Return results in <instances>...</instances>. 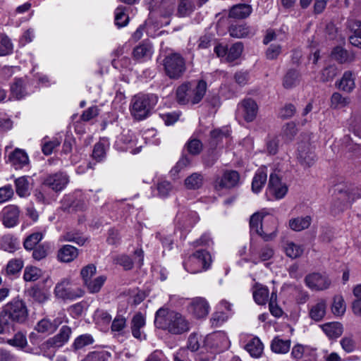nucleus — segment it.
I'll use <instances>...</instances> for the list:
<instances>
[{
  "label": "nucleus",
  "mask_w": 361,
  "mask_h": 361,
  "mask_svg": "<svg viewBox=\"0 0 361 361\" xmlns=\"http://www.w3.org/2000/svg\"><path fill=\"white\" fill-rule=\"evenodd\" d=\"M341 199L342 202L338 201H336L333 204V209L335 213L343 212L345 209H347L350 204V195L345 192L341 195V197L338 199V200Z\"/></svg>",
  "instance_id": "nucleus-51"
},
{
  "label": "nucleus",
  "mask_w": 361,
  "mask_h": 361,
  "mask_svg": "<svg viewBox=\"0 0 361 361\" xmlns=\"http://www.w3.org/2000/svg\"><path fill=\"white\" fill-rule=\"evenodd\" d=\"M94 319L98 325H106L110 323L111 317L108 312L97 310L94 312Z\"/></svg>",
  "instance_id": "nucleus-53"
},
{
  "label": "nucleus",
  "mask_w": 361,
  "mask_h": 361,
  "mask_svg": "<svg viewBox=\"0 0 361 361\" xmlns=\"http://www.w3.org/2000/svg\"><path fill=\"white\" fill-rule=\"evenodd\" d=\"M69 279H63L58 282L54 288L55 296L62 300H73L81 298L84 290L80 287H72Z\"/></svg>",
  "instance_id": "nucleus-7"
},
{
  "label": "nucleus",
  "mask_w": 361,
  "mask_h": 361,
  "mask_svg": "<svg viewBox=\"0 0 361 361\" xmlns=\"http://www.w3.org/2000/svg\"><path fill=\"white\" fill-rule=\"evenodd\" d=\"M323 331L330 338H338L343 333V326L340 323H326L322 326Z\"/></svg>",
  "instance_id": "nucleus-38"
},
{
  "label": "nucleus",
  "mask_w": 361,
  "mask_h": 361,
  "mask_svg": "<svg viewBox=\"0 0 361 361\" xmlns=\"http://www.w3.org/2000/svg\"><path fill=\"white\" fill-rule=\"evenodd\" d=\"M209 305L203 298H194L188 306L189 312L197 319L206 317L209 313Z\"/></svg>",
  "instance_id": "nucleus-16"
},
{
  "label": "nucleus",
  "mask_w": 361,
  "mask_h": 361,
  "mask_svg": "<svg viewBox=\"0 0 361 361\" xmlns=\"http://www.w3.org/2000/svg\"><path fill=\"white\" fill-rule=\"evenodd\" d=\"M331 106L335 108H342L350 103L349 97H343L340 93L335 92L331 98Z\"/></svg>",
  "instance_id": "nucleus-52"
},
{
  "label": "nucleus",
  "mask_w": 361,
  "mask_h": 361,
  "mask_svg": "<svg viewBox=\"0 0 361 361\" xmlns=\"http://www.w3.org/2000/svg\"><path fill=\"white\" fill-rule=\"evenodd\" d=\"M338 87L347 92H350L355 88V81L351 71H345L338 83Z\"/></svg>",
  "instance_id": "nucleus-37"
},
{
  "label": "nucleus",
  "mask_w": 361,
  "mask_h": 361,
  "mask_svg": "<svg viewBox=\"0 0 361 361\" xmlns=\"http://www.w3.org/2000/svg\"><path fill=\"white\" fill-rule=\"evenodd\" d=\"M187 148L190 154L197 155L202 152L203 145L200 140L192 139L188 142Z\"/></svg>",
  "instance_id": "nucleus-56"
},
{
  "label": "nucleus",
  "mask_w": 361,
  "mask_h": 361,
  "mask_svg": "<svg viewBox=\"0 0 361 361\" xmlns=\"http://www.w3.org/2000/svg\"><path fill=\"white\" fill-rule=\"evenodd\" d=\"M283 35L279 32H275L272 30H267L263 42L264 44H267L271 42H279L282 39Z\"/></svg>",
  "instance_id": "nucleus-60"
},
{
  "label": "nucleus",
  "mask_w": 361,
  "mask_h": 361,
  "mask_svg": "<svg viewBox=\"0 0 361 361\" xmlns=\"http://www.w3.org/2000/svg\"><path fill=\"white\" fill-rule=\"evenodd\" d=\"M307 286L312 290H323L331 285V281L326 275L319 273H312L305 279Z\"/></svg>",
  "instance_id": "nucleus-13"
},
{
  "label": "nucleus",
  "mask_w": 361,
  "mask_h": 361,
  "mask_svg": "<svg viewBox=\"0 0 361 361\" xmlns=\"http://www.w3.org/2000/svg\"><path fill=\"white\" fill-rule=\"evenodd\" d=\"M342 349L347 353H353L356 348V342L353 335H348L343 337L340 341Z\"/></svg>",
  "instance_id": "nucleus-48"
},
{
  "label": "nucleus",
  "mask_w": 361,
  "mask_h": 361,
  "mask_svg": "<svg viewBox=\"0 0 361 361\" xmlns=\"http://www.w3.org/2000/svg\"><path fill=\"white\" fill-rule=\"evenodd\" d=\"M211 255L205 250H199L191 255L183 264L185 269L191 274L208 269L212 264Z\"/></svg>",
  "instance_id": "nucleus-4"
},
{
  "label": "nucleus",
  "mask_w": 361,
  "mask_h": 361,
  "mask_svg": "<svg viewBox=\"0 0 361 361\" xmlns=\"http://www.w3.org/2000/svg\"><path fill=\"white\" fill-rule=\"evenodd\" d=\"M156 327L175 335L182 334L190 329L189 322L180 313L168 308H159L155 314Z\"/></svg>",
  "instance_id": "nucleus-1"
},
{
  "label": "nucleus",
  "mask_w": 361,
  "mask_h": 361,
  "mask_svg": "<svg viewBox=\"0 0 361 361\" xmlns=\"http://www.w3.org/2000/svg\"><path fill=\"white\" fill-rule=\"evenodd\" d=\"M252 8L247 4H239L233 6L229 12V17L237 19H243L248 17L252 13Z\"/></svg>",
  "instance_id": "nucleus-25"
},
{
  "label": "nucleus",
  "mask_w": 361,
  "mask_h": 361,
  "mask_svg": "<svg viewBox=\"0 0 361 361\" xmlns=\"http://www.w3.org/2000/svg\"><path fill=\"white\" fill-rule=\"evenodd\" d=\"M90 344V336L87 334L80 335L75 339L73 348L78 351Z\"/></svg>",
  "instance_id": "nucleus-57"
},
{
  "label": "nucleus",
  "mask_w": 361,
  "mask_h": 361,
  "mask_svg": "<svg viewBox=\"0 0 361 361\" xmlns=\"http://www.w3.org/2000/svg\"><path fill=\"white\" fill-rule=\"evenodd\" d=\"M20 211L14 205H10L4 208L1 212L2 221L6 227L11 228L18 222Z\"/></svg>",
  "instance_id": "nucleus-17"
},
{
  "label": "nucleus",
  "mask_w": 361,
  "mask_h": 361,
  "mask_svg": "<svg viewBox=\"0 0 361 361\" xmlns=\"http://www.w3.org/2000/svg\"><path fill=\"white\" fill-rule=\"evenodd\" d=\"M106 154L104 145L102 142L97 143L92 152V157H93L97 161H100Z\"/></svg>",
  "instance_id": "nucleus-59"
},
{
  "label": "nucleus",
  "mask_w": 361,
  "mask_h": 361,
  "mask_svg": "<svg viewBox=\"0 0 361 361\" xmlns=\"http://www.w3.org/2000/svg\"><path fill=\"white\" fill-rule=\"evenodd\" d=\"M35 70H36V67L34 66L32 68L33 77L35 80H37V82L35 84V82H32V83H34L35 85H38L39 86H42V87L49 86L51 84V81H50L49 78L47 75H45L41 73H39V72L35 73Z\"/></svg>",
  "instance_id": "nucleus-58"
},
{
  "label": "nucleus",
  "mask_w": 361,
  "mask_h": 361,
  "mask_svg": "<svg viewBox=\"0 0 361 361\" xmlns=\"http://www.w3.org/2000/svg\"><path fill=\"white\" fill-rule=\"evenodd\" d=\"M176 4V0H161L159 7V13L164 18V20L159 22L158 25L163 26L169 23L167 18L174 13Z\"/></svg>",
  "instance_id": "nucleus-22"
},
{
  "label": "nucleus",
  "mask_w": 361,
  "mask_h": 361,
  "mask_svg": "<svg viewBox=\"0 0 361 361\" xmlns=\"http://www.w3.org/2000/svg\"><path fill=\"white\" fill-rule=\"evenodd\" d=\"M12 327L13 324L11 323L7 314H6L2 309L0 310V334L9 332Z\"/></svg>",
  "instance_id": "nucleus-55"
},
{
  "label": "nucleus",
  "mask_w": 361,
  "mask_h": 361,
  "mask_svg": "<svg viewBox=\"0 0 361 361\" xmlns=\"http://www.w3.org/2000/svg\"><path fill=\"white\" fill-rule=\"evenodd\" d=\"M332 312L335 315H342L345 311V305L343 298L340 295L334 297V302L331 307Z\"/></svg>",
  "instance_id": "nucleus-47"
},
{
  "label": "nucleus",
  "mask_w": 361,
  "mask_h": 361,
  "mask_svg": "<svg viewBox=\"0 0 361 361\" xmlns=\"http://www.w3.org/2000/svg\"><path fill=\"white\" fill-rule=\"evenodd\" d=\"M23 267V261L21 259H12L8 261L6 273L7 275H14L20 271Z\"/></svg>",
  "instance_id": "nucleus-45"
},
{
  "label": "nucleus",
  "mask_w": 361,
  "mask_h": 361,
  "mask_svg": "<svg viewBox=\"0 0 361 361\" xmlns=\"http://www.w3.org/2000/svg\"><path fill=\"white\" fill-rule=\"evenodd\" d=\"M43 271L35 266H27L24 269L23 279L27 282H34L43 276Z\"/></svg>",
  "instance_id": "nucleus-33"
},
{
  "label": "nucleus",
  "mask_w": 361,
  "mask_h": 361,
  "mask_svg": "<svg viewBox=\"0 0 361 361\" xmlns=\"http://www.w3.org/2000/svg\"><path fill=\"white\" fill-rule=\"evenodd\" d=\"M106 276H99L96 277L92 281V293H96L99 292L102 287L106 281Z\"/></svg>",
  "instance_id": "nucleus-64"
},
{
  "label": "nucleus",
  "mask_w": 361,
  "mask_h": 361,
  "mask_svg": "<svg viewBox=\"0 0 361 361\" xmlns=\"http://www.w3.org/2000/svg\"><path fill=\"white\" fill-rule=\"evenodd\" d=\"M348 26L354 33L349 38L351 45H361V22L351 20L348 21Z\"/></svg>",
  "instance_id": "nucleus-30"
},
{
  "label": "nucleus",
  "mask_w": 361,
  "mask_h": 361,
  "mask_svg": "<svg viewBox=\"0 0 361 361\" xmlns=\"http://www.w3.org/2000/svg\"><path fill=\"white\" fill-rule=\"evenodd\" d=\"M152 54L151 47H135L133 50V58L136 60L149 59Z\"/></svg>",
  "instance_id": "nucleus-50"
},
{
  "label": "nucleus",
  "mask_w": 361,
  "mask_h": 361,
  "mask_svg": "<svg viewBox=\"0 0 361 361\" xmlns=\"http://www.w3.org/2000/svg\"><path fill=\"white\" fill-rule=\"evenodd\" d=\"M49 189L51 188L48 186H45L43 182L41 188L35 192V196L36 200L44 204H49L55 200L57 197V192H55L52 190L49 191Z\"/></svg>",
  "instance_id": "nucleus-24"
},
{
  "label": "nucleus",
  "mask_w": 361,
  "mask_h": 361,
  "mask_svg": "<svg viewBox=\"0 0 361 361\" xmlns=\"http://www.w3.org/2000/svg\"><path fill=\"white\" fill-rule=\"evenodd\" d=\"M267 175L263 169L259 170L255 175L252 182V190L254 192H259L267 181Z\"/></svg>",
  "instance_id": "nucleus-40"
},
{
  "label": "nucleus",
  "mask_w": 361,
  "mask_h": 361,
  "mask_svg": "<svg viewBox=\"0 0 361 361\" xmlns=\"http://www.w3.org/2000/svg\"><path fill=\"white\" fill-rule=\"evenodd\" d=\"M245 348L251 356L259 357L263 351V344L258 338H254L245 345Z\"/></svg>",
  "instance_id": "nucleus-35"
},
{
  "label": "nucleus",
  "mask_w": 361,
  "mask_h": 361,
  "mask_svg": "<svg viewBox=\"0 0 361 361\" xmlns=\"http://www.w3.org/2000/svg\"><path fill=\"white\" fill-rule=\"evenodd\" d=\"M43 233L42 232H36L28 235L24 240V247L27 250L34 249L36 245L42 240Z\"/></svg>",
  "instance_id": "nucleus-44"
},
{
  "label": "nucleus",
  "mask_w": 361,
  "mask_h": 361,
  "mask_svg": "<svg viewBox=\"0 0 361 361\" xmlns=\"http://www.w3.org/2000/svg\"><path fill=\"white\" fill-rule=\"evenodd\" d=\"M262 219L263 216L259 212L255 213L250 217V226L251 229L255 230L264 241L272 240L276 238L277 233V226H276L275 220L272 219L271 221L274 224L273 229L271 231L266 229V231H264L262 224Z\"/></svg>",
  "instance_id": "nucleus-8"
},
{
  "label": "nucleus",
  "mask_w": 361,
  "mask_h": 361,
  "mask_svg": "<svg viewBox=\"0 0 361 361\" xmlns=\"http://www.w3.org/2000/svg\"><path fill=\"white\" fill-rule=\"evenodd\" d=\"M214 51L219 57L231 62L237 59L242 54L241 47H215Z\"/></svg>",
  "instance_id": "nucleus-18"
},
{
  "label": "nucleus",
  "mask_w": 361,
  "mask_h": 361,
  "mask_svg": "<svg viewBox=\"0 0 361 361\" xmlns=\"http://www.w3.org/2000/svg\"><path fill=\"white\" fill-rule=\"evenodd\" d=\"M326 305L325 301H319L311 307L310 317L316 322L322 320L326 314Z\"/></svg>",
  "instance_id": "nucleus-36"
},
{
  "label": "nucleus",
  "mask_w": 361,
  "mask_h": 361,
  "mask_svg": "<svg viewBox=\"0 0 361 361\" xmlns=\"http://www.w3.org/2000/svg\"><path fill=\"white\" fill-rule=\"evenodd\" d=\"M69 178L66 173L58 172L47 176L43 182L45 186H48L55 192H59L66 187Z\"/></svg>",
  "instance_id": "nucleus-11"
},
{
  "label": "nucleus",
  "mask_w": 361,
  "mask_h": 361,
  "mask_svg": "<svg viewBox=\"0 0 361 361\" xmlns=\"http://www.w3.org/2000/svg\"><path fill=\"white\" fill-rule=\"evenodd\" d=\"M166 75L171 79L178 80L186 70L185 61L178 53H171L163 60Z\"/></svg>",
  "instance_id": "nucleus-5"
},
{
  "label": "nucleus",
  "mask_w": 361,
  "mask_h": 361,
  "mask_svg": "<svg viewBox=\"0 0 361 361\" xmlns=\"http://www.w3.org/2000/svg\"><path fill=\"white\" fill-rule=\"evenodd\" d=\"M132 334L136 338H140L141 336L140 329L145 326V321L142 314L137 313L133 316L131 322Z\"/></svg>",
  "instance_id": "nucleus-41"
},
{
  "label": "nucleus",
  "mask_w": 361,
  "mask_h": 361,
  "mask_svg": "<svg viewBox=\"0 0 361 361\" xmlns=\"http://www.w3.org/2000/svg\"><path fill=\"white\" fill-rule=\"evenodd\" d=\"M12 324H23L28 317V310L25 303L18 298H15L6 304L2 308Z\"/></svg>",
  "instance_id": "nucleus-6"
},
{
  "label": "nucleus",
  "mask_w": 361,
  "mask_h": 361,
  "mask_svg": "<svg viewBox=\"0 0 361 361\" xmlns=\"http://www.w3.org/2000/svg\"><path fill=\"white\" fill-rule=\"evenodd\" d=\"M30 178L27 176H21L15 180L16 191L20 197H25L30 194Z\"/></svg>",
  "instance_id": "nucleus-26"
},
{
  "label": "nucleus",
  "mask_w": 361,
  "mask_h": 361,
  "mask_svg": "<svg viewBox=\"0 0 361 361\" xmlns=\"http://www.w3.org/2000/svg\"><path fill=\"white\" fill-rule=\"evenodd\" d=\"M300 73L295 69L287 71L283 78V86L286 89H290L299 84Z\"/></svg>",
  "instance_id": "nucleus-32"
},
{
  "label": "nucleus",
  "mask_w": 361,
  "mask_h": 361,
  "mask_svg": "<svg viewBox=\"0 0 361 361\" xmlns=\"http://www.w3.org/2000/svg\"><path fill=\"white\" fill-rule=\"evenodd\" d=\"M297 159L304 167H310L315 161L314 152L309 142H301L298 147Z\"/></svg>",
  "instance_id": "nucleus-12"
},
{
  "label": "nucleus",
  "mask_w": 361,
  "mask_h": 361,
  "mask_svg": "<svg viewBox=\"0 0 361 361\" xmlns=\"http://www.w3.org/2000/svg\"><path fill=\"white\" fill-rule=\"evenodd\" d=\"M240 106L243 109L245 120L247 122L253 121L258 111V106L256 102L251 98L245 99L241 102Z\"/></svg>",
  "instance_id": "nucleus-21"
},
{
  "label": "nucleus",
  "mask_w": 361,
  "mask_h": 361,
  "mask_svg": "<svg viewBox=\"0 0 361 361\" xmlns=\"http://www.w3.org/2000/svg\"><path fill=\"white\" fill-rule=\"evenodd\" d=\"M71 334V328L67 326H63L60 329L59 333L53 338H49L47 341L46 344L47 347L54 348L61 347L68 342Z\"/></svg>",
  "instance_id": "nucleus-19"
},
{
  "label": "nucleus",
  "mask_w": 361,
  "mask_h": 361,
  "mask_svg": "<svg viewBox=\"0 0 361 361\" xmlns=\"http://www.w3.org/2000/svg\"><path fill=\"white\" fill-rule=\"evenodd\" d=\"M230 35L235 38H241L247 35L248 29L243 25H234L229 29Z\"/></svg>",
  "instance_id": "nucleus-54"
},
{
  "label": "nucleus",
  "mask_w": 361,
  "mask_h": 361,
  "mask_svg": "<svg viewBox=\"0 0 361 361\" xmlns=\"http://www.w3.org/2000/svg\"><path fill=\"white\" fill-rule=\"evenodd\" d=\"M268 191L276 199L283 197L288 191V187L283 184L280 178L275 173H271L268 183Z\"/></svg>",
  "instance_id": "nucleus-15"
},
{
  "label": "nucleus",
  "mask_w": 361,
  "mask_h": 361,
  "mask_svg": "<svg viewBox=\"0 0 361 361\" xmlns=\"http://www.w3.org/2000/svg\"><path fill=\"white\" fill-rule=\"evenodd\" d=\"M190 82H185L178 87L176 90V100L180 104H198L204 97L207 90V83L200 80L195 89L192 90Z\"/></svg>",
  "instance_id": "nucleus-3"
},
{
  "label": "nucleus",
  "mask_w": 361,
  "mask_h": 361,
  "mask_svg": "<svg viewBox=\"0 0 361 361\" xmlns=\"http://www.w3.org/2000/svg\"><path fill=\"white\" fill-rule=\"evenodd\" d=\"M195 8L193 0H178L176 15L178 17H187L190 16Z\"/></svg>",
  "instance_id": "nucleus-27"
},
{
  "label": "nucleus",
  "mask_w": 361,
  "mask_h": 361,
  "mask_svg": "<svg viewBox=\"0 0 361 361\" xmlns=\"http://www.w3.org/2000/svg\"><path fill=\"white\" fill-rule=\"evenodd\" d=\"M27 78H15L13 83L11 85V94L17 99L23 98L27 94L33 92L37 87L34 83L27 82Z\"/></svg>",
  "instance_id": "nucleus-9"
},
{
  "label": "nucleus",
  "mask_w": 361,
  "mask_h": 361,
  "mask_svg": "<svg viewBox=\"0 0 361 361\" xmlns=\"http://www.w3.org/2000/svg\"><path fill=\"white\" fill-rule=\"evenodd\" d=\"M285 251L288 257L295 259L302 255L304 249L299 245L295 244L293 242H288L286 243Z\"/></svg>",
  "instance_id": "nucleus-43"
},
{
  "label": "nucleus",
  "mask_w": 361,
  "mask_h": 361,
  "mask_svg": "<svg viewBox=\"0 0 361 361\" xmlns=\"http://www.w3.org/2000/svg\"><path fill=\"white\" fill-rule=\"evenodd\" d=\"M157 102V96L153 94L135 95L130 105L132 116L137 121L145 119L151 114Z\"/></svg>",
  "instance_id": "nucleus-2"
},
{
  "label": "nucleus",
  "mask_w": 361,
  "mask_h": 361,
  "mask_svg": "<svg viewBox=\"0 0 361 361\" xmlns=\"http://www.w3.org/2000/svg\"><path fill=\"white\" fill-rule=\"evenodd\" d=\"M13 195V190L11 185H8L0 188V204L9 200Z\"/></svg>",
  "instance_id": "nucleus-61"
},
{
  "label": "nucleus",
  "mask_w": 361,
  "mask_h": 361,
  "mask_svg": "<svg viewBox=\"0 0 361 361\" xmlns=\"http://www.w3.org/2000/svg\"><path fill=\"white\" fill-rule=\"evenodd\" d=\"M78 255V249L71 245H63L57 253V259L61 262H71Z\"/></svg>",
  "instance_id": "nucleus-23"
},
{
  "label": "nucleus",
  "mask_w": 361,
  "mask_h": 361,
  "mask_svg": "<svg viewBox=\"0 0 361 361\" xmlns=\"http://www.w3.org/2000/svg\"><path fill=\"white\" fill-rule=\"evenodd\" d=\"M20 243L17 238L11 235H5L1 238V248L8 252H13L19 247Z\"/></svg>",
  "instance_id": "nucleus-31"
},
{
  "label": "nucleus",
  "mask_w": 361,
  "mask_h": 361,
  "mask_svg": "<svg viewBox=\"0 0 361 361\" xmlns=\"http://www.w3.org/2000/svg\"><path fill=\"white\" fill-rule=\"evenodd\" d=\"M290 347V340H283L279 337H275L271 343V350L276 353H286L289 351Z\"/></svg>",
  "instance_id": "nucleus-34"
},
{
  "label": "nucleus",
  "mask_w": 361,
  "mask_h": 361,
  "mask_svg": "<svg viewBox=\"0 0 361 361\" xmlns=\"http://www.w3.org/2000/svg\"><path fill=\"white\" fill-rule=\"evenodd\" d=\"M11 345L23 348L27 344V339L22 333H17L12 339L8 341Z\"/></svg>",
  "instance_id": "nucleus-62"
},
{
  "label": "nucleus",
  "mask_w": 361,
  "mask_h": 361,
  "mask_svg": "<svg viewBox=\"0 0 361 361\" xmlns=\"http://www.w3.org/2000/svg\"><path fill=\"white\" fill-rule=\"evenodd\" d=\"M268 297L269 290L266 287H259L253 292L254 300L258 305H265L268 300Z\"/></svg>",
  "instance_id": "nucleus-46"
},
{
  "label": "nucleus",
  "mask_w": 361,
  "mask_h": 361,
  "mask_svg": "<svg viewBox=\"0 0 361 361\" xmlns=\"http://www.w3.org/2000/svg\"><path fill=\"white\" fill-rule=\"evenodd\" d=\"M337 74V67L334 65H330L322 71L320 80L324 82H329L332 80Z\"/></svg>",
  "instance_id": "nucleus-49"
},
{
  "label": "nucleus",
  "mask_w": 361,
  "mask_h": 361,
  "mask_svg": "<svg viewBox=\"0 0 361 361\" xmlns=\"http://www.w3.org/2000/svg\"><path fill=\"white\" fill-rule=\"evenodd\" d=\"M90 121V109H87L86 111L83 112V114L80 116V121H78L75 125V131L78 133H82L84 132V128L82 127V123L89 122Z\"/></svg>",
  "instance_id": "nucleus-63"
},
{
  "label": "nucleus",
  "mask_w": 361,
  "mask_h": 361,
  "mask_svg": "<svg viewBox=\"0 0 361 361\" xmlns=\"http://www.w3.org/2000/svg\"><path fill=\"white\" fill-rule=\"evenodd\" d=\"M240 180V175L234 170L225 171L221 177L216 178L215 187L217 188H232L235 187Z\"/></svg>",
  "instance_id": "nucleus-14"
},
{
  "label": "nucleus",
  "mask_w": 361,
  "mask_h": 361,
  "mask_svg": "<svg viewBox=\"0 0 361 361\" xmlns=\"http://www.w3.org/2000/svg\"><path fill=\"white\" fill-rule=\"evenodd\" d=\"M9 147L5 148L8 154V162L16 170L22 169L29 166L30 161L27 153L21 149L16 148L13 152H8Z\"/></svg>",
  "instance_id": "nucleus-10"
},
{
  "label": "nucleus",
  "mask_w": 361,
  "mask_h": 361,
  "mask_svg": "<svg viewBox=\"0 0 361 361\" xmlns=\"http://www.w3.org/2000/svg\"><path fill=\"white\" fill-rule=\"evenodd\" d=\"M114 22L118 27H123L128 25L129 18L126 13V7L118 6L114 12Z\"/></svg>",
  "instance_id": "nucleus-39"
},
{
  "label": "nucleus",
  "mask_w": 361,
  "mask_h": 361,
  "mask_svg": "<svg viewBox=\"0 0 361 361\" xmlns=\"http://www.w3.org/2000/svg\"><path fill=\"white\" fill-rule=\"evenodd\" d=\"M60 323L61 322L58 320L51 322L49 319H42L37 324L35 329L39 333L49 334L56 329Z\"/></svg>",
  "instance_id": "nucleus-28"
},
{
  "label": "nucleus",
  "mask_w": 361,
  "mask_h": 361,
  "mask_svg": "<svg viewBox=\"0 0 361 361\" xmlns=\"http://www.w3.org/2000/svg\"><path fill=\"white\" fill-rule=\"evenodd\" d=\"M185 185L188 189L195 190L202 185V176L200 173H194L185 180Z\"/></svg>",
  "instance_id": "nucleus-42"
},
{
  "label": "nucleus",
  "mask_w": 361,
  "mask_h": 361,
  "mask_svg": "<svg viewBox=\"0 0 361 361\" xmlns=\"http://www.w3.org/2000/svg\"><path fill=\"white\" fill-rule=\"evenodd\" d=\"M331 58L340 63H350L354 61L355 55L351 49L344 47H334L331 54Z\"/></svg>",
  "instance_id": "nucleus-20"
},
{
  "label": "nucleus",
  "mask_w": 361,
  "mask_h": 361,
  "mask_svg": "<svg viewBox=\"0 0 361 361\" xmlns=\"http://www.w3.org/2000/svg\"><path fill=\"white\" fill-rule=\"evenodd\" d=\"M312 222V218L310 216H298L289 220V227L295 231H301L307 228Z\"/></svg>",
  "instance_id": "nucleus-29"
}]
</instances>
